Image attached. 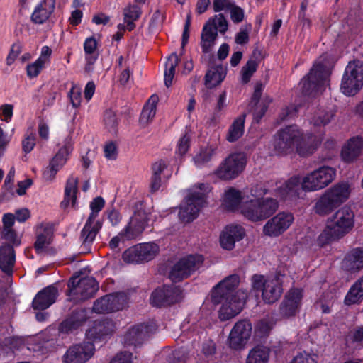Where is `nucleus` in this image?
<instances>
[{
  "label": "nucleus",
  "instance_id": "nucleus-1",
  "mask_svg": "<svg viewBox=\"0 0 363 363\" xmlns=\"http://www.w3.org/2000/svg\"><path fill=\"white\" fill-rule=\"evenodd\" d=\"M239 275H229L217 284L212 290L211 300L214 304H222L218 313L222 321L228 320L243 309L247 298V291L243 289L235 291L240 284Z\"/></svg>",
  "mask_w": 363,
  "mask_h": 363
},
{
  "label": "nucleus",
  "instance_id": "nucleus-2",
  "mask_svg": "<svg viewBox=\"0 0 363 363\" xmlns=\"http://www.w3.org/2000/svg\"><path fill=\"white\" fill-rule=\"evenodd\" d=\"M251 192L256 198L243 202L240 206V212L246 219L252 222L263 221L277 211L279 203L276 199L263 197L268 189L257 185Z\"/></svg>",
  "mask_w": 363,
  "mask_h": 363
},
{
  "label": "nucleus",
  "instance_id": "nucleus-3",
  "mask_svg": "<svg viewBox=\"0 0 363 363\" xmlns=\"http://www.w3.org/2000/svg\"><path fill=\"white\" fill-rule=\"evenodd\" d=\"M354 213L345 205L339 208L328 220L326 228L318 238V244L324 247L348 234L354 226Z\"/></svg>",
  "mask_w": 363,
  "mask_h": 363
},
{
  "label": "nucleus",
  "instance_id": "nucleus-4",
  "mask_svg": "<svg viewBox=\"0 0 363 363\" xmlns=\"http://www.w3.org/2000/svg\"><path fill=\"white\" fill-rule=\"evenodd\" d=\"M350 188L347 183L340 182L330 187L318 198L314 212L320 216L330 215L350 197Z\"/></svg>",
  "mask_w": 363,
  "mask_h": 363
},
{
  "label": "nucleus",
  "instance_id": "nucleus-5",
  "mask_svg": "<svg viewBox=\"0 0 363 363\" xmlns=\"http://www.w3.org/2000/svg\"><path fill=\"white\" fill-rule=\"evenodd\" d=\"M302 139L303 133L297 125H286L274 135V150L278 155H287L296 148L299 155H303L300 146Z\"/></svg>",
  "mask_w": 363,
  "mask_h": 363
},
{
  "label": "nucleus",
  "instance_id": "nucleus-6",
  "mask_svg": "<svg viewBox=\"0 0 363 363\" xmlns=\"http://www.w3.org/2000/svg\"><path fill=\"white\" fill-rule=\"evenodd\" d=\"M197 187L200 191H190L180 206L179 218L182 222L191 223L196 219L206 202V194L201 191L204 184H199Z\"/></svg>",
  "mask_w": 363,
  "mask_h": 363
},
{
  "label": "nucleus",
  "instance_id": "nucleus-7",
  "mask_svg": "<svg viewBox=\"0 0 363 363\" xmlns=\"http://www.w3.org/2000/svg\"><path fill=\"white\" fill-rule=\"evenodd\" d=\"M67 285V295L74 302L86 301L92 298L99 290V283L93 277L79 278V276H73Z\"/></svg>",
  "mask_w": 363,
  "mask_h": 363
},
{
  "label": "nucleus",
  "instance_id": "nucleus-8",
  "mask_svg": "<svg viewBox=\"0 0 363 363\" xmlns=\"http://www.w3.org/2000/svg\"><path fill=\"white\" fill-rule=\"evenodd\" d=\"M363 86V63L350 62L345 69L340 84L342 92L348 96L356 95Z\"/></svg>",
  "mask_w": 363,
  "mask_h": 363
},
{
  "label": "nucleus",
  "instance_id": "nucleus-9",
  "mask_svg": "<svg viewBox=\"0 0 363 363\" xmlns=\"http://www.w3.org/2000/svg\"><path fill=\"white\" fill-rule=\"evenodd\" d=\"M328 76V70L325 64L323 62L314 64L300 83L302 94L307 96H315L324 86Z\"/></svg>",
  "mask_w": 363,
  "mask_h": 363
},
{
  "label": "nucleus",
  "instance_id": "nucleus-10",
  "mask_svg": "<svg viewBox=\"0 0 363 363\" xmlns=\"http://www.w3.org/2000/svg\"><path fill=\"white\" fill-rule=\"evenodd\" d=\"M203 261V256L199 254L182 257L172 267L169 277L174 283L180 282L198 270Z\"/></svg>",
  "mask_w": 363,
  "mask_h": 363
},
{
  "label": "nucleus",
  "instance_id": "nucleus-11",
  "mask_svg": "<svg viewBox=\"0 0 363 363\" xmlns=\"http://www.w3.org/2000/svg\"><path fill=\"white\" fill-rule=\"evenodd\" d=\"M159 251V246L155 242L139 243L126 249L122 259L125 263L141 264L153 259Z\"/></svg>",
  "mask_w": 363,
  "mask_h": 363
},
{
  "label": "nucleus",
  "instance_id": "nucleus-12",
  "mask_svg": "<svg viewBox=\"0 0 363 363\" xmlns=\"http://www.w3.org/2000/svg\"><path fill=\"white\" fill-rule=\"evenodd\" d=\"M336 176L335 169L323 166L303 178V188L305 191H314L328 186Z\"/></svg>",
  "mask_w": 363,
  "mask_h": 363
},
{
  "label": "nucleus",
  "instance_id": "nucleus-13",
  "mask_svg": "<svg viewBox=\"0 0 363 363\" xmlns=\"http://www.w3.org/2000/svg\"><path fill=\"white\" fill-rule=\"evenodd\" d=\"M182 298V290L179 286L164 284L152 292L150 302L152 306L162 308L179 303Z\"/></svg>",
  "mask_w": 363,
  "mask_h": 363
},
{
  "label": "nucleus",
  "instance_id": "nucleus-14",
  "mask_svg": "<svg viewBox=\"0 0 363 363\" xmlns=\"http://www.w3.org/2000/svg\"><path fill=\"white\" fill-rule=\"evenodd\" d=\"M246 164L247 157L244 153H232L220 164L216 174L225 180L235 179L244 170Z\"/></svg>",
  "mask_w": 363,
  "mask_h": 363
},
{
  "label": "nucleus",
  "instance_id": "nucleus-15",
  "mask_svg": "<svg viewBox=\"0 0 363 363\" xmlns=\"http://www.w3.org/2000/svg\"><path fill=\"white\" fill-rule=\"evenodd\" d=\"M128 297L119 291L105 295L94 302L93 311L96 313H109L123 310L128 304Z\"/></svg>",
  "mask_w": 363,
  "mask_h": 363
},
{
  "label": "nucleus",
  "instance_id": "nucleus-16",
  "mask_svg": "<svg viewBox=\"0 0 363 363\" xmlns=\"http://www.w3.org/2000/svg\"><path fill=\"white\" fill-rule=\"evenodd\" d=\"M294 220V215L289 212H279L263 226V233L271 238H277L286 232Z\"/></svg>",
  "mask_w": 363,
  "mask_h": 363
},
{
  "label": "nucleus",
  "instance_id": "nucleus-17",
  "mask_svg": "<svg viewBox=\"0 0 363 363\" xmlns=\"http://www.w3.org/2000/svg\"><path fill=\"white\" fill-rule=\"evenodd\" d=\"M252 323L248 319L238 321L233 327L229 337L228 344L231 349H242L247 343L252 334Z\"/></svg>",
  "mask_w": 363,
  "mask_h": 363
},
{
  "label": "nucleus",
  "instance_id": "nucleus-18",
  "mask_svg": "<svg viewBox=\"0 0 363 363\" xmlns=\"http://www.w3.org/2000/svg\"><path fill=\"white\" fill-rule=\"evenodd\" d=\"M156 330L157 325L153 322L137 324L130 328L125 334V345L135 347L140 345Z\"/></svg>",
  "mask_w": 363,
  "mask_h": 363
},
{
  "label": "nucleus",
  "instance_id": "nucleus-19",
  "mask_svg": "<svg viewBox=\"0 0 363 363\" xmlns=\"http://www.w3.org/2000/svg\"><path fill=\"white\" fill-rule=\"evenodd\" d=\"M95 352L93 342L84 341L70 346L63 355V363H85L90 359Z\"/></svg>",
  "mask_w": 363,
  "mask_h": 363
},
{
  "label": "nucleus",
  "instance_id": "nucleus-20",
  "mask_svg": "<svg viewBox=\"0 0 363 363\" xmlns=\"http://www.w3.org/2000/svg\"><path fill=\"white\" fill-rule=\"evenodd\" d=\"M302 299V289L298 288L290 289L279 305L280 315L285 318L295 316L301 306Z\"/></svg>",
  "mask_w": 363,
  "mask_h": 363
},
{
  "label": "nucleus",
  "instance_id": "nucleus-21",
  "mask_svg": "<svg viewBox=\"0 0 363 363\" xmlns=\"http://www.w3.org/2000/svg\"><path fill=\"white\" fill-rule=\"evenodd\" d=\"M245 236V228L238 224L227 225L221 231L219 237L221 247L232 250L236 242L242 240Z\"/></svg>",
  "mask_w": 363,
  "mask_h": 363
},
{
  "label": "nucleus",
  "instance_id": "nucleus-22",
  "mask_svg": "<svg viewBox=\"0 0 363 363\" xmlns=\"http://www.w3.org/2000/svg\"><path fill=\"white\" fill-rule=\"evenodd\" d=\"M303 191V180L299 176L294 175L277 189V195L284 201H294L300 198Z\"/></svg>",
  "mask_w": 363,
  "mask_h": 363
},
{
  "label": "nucleus",
  "instance_id": "nucleus-23",
  "mask_svg": "<svg viewBox=\"0 0 363 363\" xmlns=\"http://www.w3.org/2000/svg\"><path fill=\"white\" fill-rule=\"evenodd\" d=\"M113 330L114 324L111 320L108 318L96 320L92 326L87 330L86 337L87 341L94 345V342H100L111 335Z\"/></svg>",
  "mask_w": 363,
  "mask_h": 363
},
{
  "label": "nucleus",
  "instance_id": "nucleus-24",
  "mask_svg": "<svg viewBox=\"0 0 363 363\" xmlns=\"http://www.w3.org/2000/svg\"><path fill=\"white\" fill-rule=\"evenodd\" d=\"M57 296V288L54 285H49L36 294L32 301V307L34 310H45L56 301Z\"/></svg>",
  "mask_w": 363,
  "mask_h": 363
},
{
  "label": "nucleus",
  "instance_id": "nucleus-25",
  "mask_svg": "<svg viewBox=\"0 0 363 363\" xmlns=\"http://www.w3.org/2000/svg\"><path fill=\"white\" fill-rule=\"evenodd\" d=\"M88 319L85 308H76L59 325V330L62 333H69L78 329Z\"/></svg>",
  "mask_w": 363,
  "mask_h": 363
},
{
  "label": "nucleus",
  "instance_id": "nucleus-26",
  "mask_svg": "<svg viewBox=\"0 0 363 363\" xmlns=\"http://www.w3.org/2000/svg\"><path fill=\"white\" fill-rule=\"evenodd\" d=\"M342 269L350 273L359 272L363 269V247L352 248L342 262Z\"/></svg>",
  "mask_w": 363,
  "mask_h": 363
},
{
  "label": "nucleus",
  "instance_id": "nucleus-27",
  "mask_svg": "<svg viewBox=\"0 0 363 363\" xmlns=\"http://www.w3.org/2000/svg\"><path fill=\"white\" fill-rule=\"evenodd\" d=\"M55 3V0H41L34 8L30 16L31 21L38 25L45 23L53 13Z\"/></svg>",
  "mask_w": 363,
  "mask_h": 363
},
{
  "label": "nucleus",
  "instance_id": "nucleus-28",
  "mask_svg": "<svg viewBox=\"0 0 363 363\" xmlns=\"http://www.w3.org/2000/svg\"><path fill=\"white\" fill-rule=\"evenodd\" d=\"M363 149V138L356 136L350 138L346 146L341 151V157L344 162H351L355 160Z\"/></svg>",
  "mask_w": 363,
  "mask_h": 363
},
{
  "label": "nucleus",
  "instance_id": "nucleus-29",
  "mask_svg": "<svg viewBox=\"0 0 363 363\" xmlns=\"http://www.w3.org/2000/svg\"><path fill=\"white\" fill-rule=\"evenodd\" d=\"M218 36V30L214 19H210L203 26L201 33V47L203 53L211 51L212 44Z\"/></svg>",
  "mask_w": 363,
  "mask_h": 363
},
{
  "label": "nucleus",
  "instance_id": "nucleus-30",
  "mask_svg": "<svg viewBox=\"0 0 363 363\" xmlns=\"http://www.w3.org/2000/svg\"><path fill=\"white\" fill-rule=\"evenodd\" d=\"M15 250L10 244L2 245L0 247V269L7 274H11L15 264Z\"/></svg>",
  "mask_w": 363,
  "mask_h": 363
},
{
  "label": "nucleus",
  "instance_id": "nucleus-31",
  "mask_svg": "<svg viewBox=\"0 0 363 363\" xmlns=\"http://www.w3.org/2000/svg\"><path fill=\"white\" fill-rule=\"evenodd\" d=\"M283 292L282 284L277 279L267 280L265 288L262 291V298L267 303H275Z\"/></svg>",
  "mask_w": 363,
  "mask_h": 363
},
{
  "label": "nucleus",
  "instance_id": "nucleus-32",
  "mask_svg": "<svg viewBox=\"0 0 363 363\" xmlns=\"http://www.w3.org/2000/svg\"><path fill=\"white\" fill-rule=\"evenodd\" d=\"M78 179L72 177H69L65 185V194L63 201L60 203V207L62 209H66L69 204L72 208L77 206V194L78 191Z\"/></svg>",
  "mask_w": 363,
  "mask_h": 363
},
{
  "label": "nucleus",
  "instance_id": "nucleus-33",
  "mask_svg": "<svg viewBox=\"0 0 363 363\" xmlns=\"http://www.w3.org/2000/svg\"><path fill=\"white\" fill-rule=\"evenodd\" d=\"M98 43L94 36L86 38L84 42V50L85 53V69L90 70L91 66L94 65L99 57L96 52Z\"/></svg>",
  "mask_w": 363,
  "mask_h": 363
},
{
  "label": "nucleus",
  "instance_id": "nucleus-34",
  "mask_svg": "<svg viewBox=\"0 0 363 363\" xmlns=\"http://www.w3.org/2000/svg\"><path fill=\"white\" fill-rule=\"evenodd\" d=\"M226 70L222 65H216L209 69L205 75V85L212 89L219 85L225 78Z\"/></svg>",
  "mask_w": 363,
  "mask_h": 363
},
{
  "label": "nucleus",
  "instance_id": "nucleus-35",
  "mask_svg": "<svg viewBox=\"0 0 363 363\" xmlns=\"http://www.w3.org/2000/svg\"><path fill=\"white\" fill-rule=\"evenodd\" d=\"M363 299V275L359 277L350 288L344 303L347 306L359 303Z\"/></svg>",
  "mask_w": 363,
  "mask_h": 363
},
{
  "label": "nucleus",
  "instance_id": "nucleus-36",
  "mask_svg": "<svg viewBox=\"0 0 363 363\" xmlns=\"http://www.w3.org/2000/svg\"><path fill=\"white\" fill-rule=\"evenodd\" d=\"M246 114L242 113L237 117L230 125L226 140L230 143L238 140L244 134Z\"/></svg>",
  "mask_w": 363,
  "mask_h": 363
},
{
  "label": "nucleus",
  "instance_id": "nucleus-37",
  "mask_svg": "<svg viewBox=\"0 0 363 363\" xmlns=\"http://www.w3.org/2000/svg\"><path fill=\"white\" fill-rule=\"evenodd\" d=\"M270 352L268 347L257 345L250 350L246 363H268Z\"/></svg>",
  "mask_w": 363,
  "mask_h": 363
},
{
  "label": "nucleus",
  "instance_id": "nucleus-38",
  "mask_svg": "<svg viewBox=\"0 0 363 363\" xmlns=\"http://www.w3.org/2000/svg\"><path fill=\"white\" fill-rule=\"evenodd\" d=\"M242 196L241 192L233 188L230 187L225 192L223 199V204L228 210L234 211L241 206V201Z\"/></svg>",
  "mask_w": 363,
  "mask_h": 363
},
{
  "label": "nucleus",
  "instance_id": "nucleus-39",
  "mask_svg": "<svg viewBox=\"0 0 363 363\" xmlns=\"http://www.w3.org/2000/svg\"><path fill=\"white\" fill-rule=\"evenodd\" d=\"M180 59L177 53H172L165 62V69L164 74V84L167 87H170L172 84V80L175 74V69L178 65Z\"/></svg>",
  "mask_w": 363,
  "mask_h": 363
},
{
  "label": "nucleus",
  "instance_id": "nucleus-40",
  "mask_svg": "<svg viewBox=\"0 0 363 363\" xmlns=\"http://www.w3.org/2000/svg\"><path fill=\"white\" fill-rule=\"evenodd\" d=\"M101 228L102 223L100 220H97L92 225H90L87 230L84 231V230H82L80 235L82 246L86 249H89Z\"/></svg>",
  "mask_w": 363,
  "mask_h": 363
},
{
  "label": "nucleus",
  "instance_id": "nucleus-41",
  "mask_svg": "<svg viewBox=\"0 0 363 363\" xmlns=\"http://www.w3.org/2000/svg\"><path fill=\"white\" fill-rule=\"evenodd\" d=\"M257 54L258 55H261L260 51L254 50L252 52V57L246 62V64L242 67L241 69L242 74V82L244 84L248 83L253 74L257 71V67L259 66V61L256 59H253L252 57H257Z\"/></svg>",
  "mask_w": 363,
  "mask_h": 363
},
{
  "label": "nucleus",
  "instance_id": "nucleus-42",
  "mask_svg": "<svg viewBox=\"0 0 363 363\" xmlns=\"http://www.w3.org/2000/svg\"><path fill=\"white\" fill-rule=\"evenodd\" d=\"M216 151V147L212 145L201 147L199 152L193 157L195 165L199 168L206 166L211 162Z\"/></svg>",
  "mask_w": 363,
  "mask_h": 363
},
{
  "label": "nucleus",
  "instance_id": "nucleus-43",
  "mask_svg": "<svg viewBox=\"0 0 363 363\" xmlns=\"http://www.w3.org/2000/svg\"><path fill=\"white\" fill-rule=\"evenodd\" d=\"M157 102L158 96L157 95L153 94L150 97L140 113V123H147L155 117Z\"/></svg>",
  "mask_w": 363,
  "mask_h": 363
},
{
  "label": "nucleus",
  "instance_id": "nucleus-44",
  "mask_svg": "<svg viewBox=\"0 0 363 363\" xmlns=\"http://www.w3.org/2000/svg\"><path fill=\"white\" fill-rule=\"evenodd\" d=\"M52 235L53 232L51 228L48 226L45 227L43 232L37 235L34 243V248L37 254L41 253L44 248L51 243Z\"/></svg>",
  "mask_w": 363,
  "mask_h": 363
},
{
  "label": "nucleus",
  "instance_id": "nucleus-45",
  "mask_svg": "<svg viewBox=\"0 0 363 363\" xmlns=\"http://www.w3.org/2000/svg\"><path fill=\"white\" fill-rule=\"evenodd\" d=\"M135 234L128 223L117 235L113 237L109 241L108 246L114 250L119 246L121 242H124L126 240H130L135 238Z\"/></svg>",
  "mask_w": 363,
  "mask_h": 363
},
{
  "label": "nucleus",
  "instance_id": "nucleus-46",
  "mask_svg": "<svg viewBox=\"0 0 363 363\" xmlns=\"http://www.w3.org/2000/svg\"><path fill=\"white\" fill-rule=\"evenodd\" d=\"M72 150L70 145H65L62 146L50 161V164L55 165L60 170L66 163Z\"/></svg>",
  "mask_w": 363,
  "mask_h": 363
},
{
  "label": "nucleus",
  "instance_id": "nucleus-47",
  "mask_svg": "<svg viewBox=\"0 0 363 363\" xmlns=\"http://www.w3.org/2000/svg\"><path fill=\"white\" fill-rule=\"evenodd\" d=\"M335 116V111L323 110L318 112L312 118V123L315 126H325L330 123Z\"/></svg>",
  "mask_w": 363,
  "mask_h": 363
},
{
  "label": "nucleus",
  "instance_id": "nucleus-48",
  "mask_svg": "<svg viewBox=\"0 0 363 363\" xmlns=\"http://www.w3.org/2000/svg\"><path fill=\"white\" fill-rule=\"evenodd\" d=\"M272 99L267 96L265 97L261 104L255 108L253 112V120L255 123H259L262 118L264 116L268 110L269 105L272 103Z\"/></svg>",
  "mask_w": 363,
  "mask_h": 363
},
{
  "label": "nucleus",
  "instance_id": "nucleus-49",
  "mask_svg": "<svg viewBox=\"0 0 363 363\" xmlns=\"http://www.w3.org/2000/svg\"><path fill=\"white\" fill-rule=\"evenodd\" d=\"M141 15V9L136 4H129L123 9L124 20L137 21Z\"/></svg>",
  "mask_w": 363,
  "mask_h": 363
},
{
  "label": "nucleus",
  "instance_id": "nucleus-50",
  "mask_svg": "<svg viewBox=\"0 0 363 363\" xmlns=\"http://www.w3.org/2000/svg\"><path fill=\"white\" fill-rule=\"evenodd\" d=\"M104 121L109 132H116L118 126V120L116 113L111 110H106L104 115Z\"/></svg>",
  "mask_w": 363,
  "mask_h": 363
},
{
  "label": "nucleus",
  "instance_id": "nucleus-51",
  "mask_svg": "<svg viewBox=\"0 0 363 363\" xmlns=\"http://www.w3.org/2000/svg\"><path fill=\"white\" fill-rule=\"evenodd\" d=\"M41 60H36L34 62L28 64L26 66V74L29 79L37 77L44 67Z\"/></svg>",
  "mask_w": 363,
  "mask_h": 363
},
{
  "label": "nucleus",
  "instance_id": "nucleus-52",
  "mask_svg": "<svg viewBox=\"0 0 363 363\" xmlns=\"http://www.w3.org/2000/svg\"><path fill=\"white\" fill-rule=\"evenodd\" d=\"M228 9L230 10V18L233 23H238L243 21L245 12L241 7L232 4L228 5Z\"/></svg>",
  "mask_w": 363,
  "mask_h": 363
},
{
  "label": "nucleus",
  "instance_id": "nucleus-53",
  "mask_svg": "<svg viewBox=\"0 0 363 363\" xmlns=\"http://www.w3.org/2000/svg\"><path fill=\"white\" fill-rule=\"evenodd\" d=\"M186 359V355L183 350H174L170 352L166 357V361L168 363H184Z\"/></svg>",
  "mask_w": 363,
  "mask_h": 363
},
{
  "label": "nucleus",
  "instance_id": "nucleus-54",
  "mask_svg": "<svg viewBox=\"0 0 363 363\" xmlns=\"http://www.w3.org/2000/svg\"><path fill=\"white\" fill-rule=\"evenodd\" d=\"M191 23V13H189L186 15L185 24L184 27V30L182 33V45H181V54L182 55L184 52L185 51V46L189 42V28Z\"/></svg>",
  "mask_w": 363,
  "mask_h": 363
},
{
  "label": "nucleus",
  "instance_id": "nucleus-55",
  "mask_svg": "<svg viewBox=\"0 0 363 363\" xmlns=\"http://www.w3.org/2000/svg\"><path fill=\"white\" fill-rule=\"evenodd\" d=\"M189 147L190 137L184 134L179 138L177 143L176 153L180 156H183L189 151Z\"/></svg>",
  "mask_w": 363,
  "mask_h": 363
},
{
  "label": "nucleus",
  "instance_id": "nucleus-56",
  "mask_svg": "<svg viewBox=\"0 0 363 363\" xmlns=\"http://www.w3.org/2000/svg\"><path fill=\"white\" fill-rule=\"evenodd\" d=\"M3 238L8 241L11 245L18 247L21 245V240L17 238V234L16 231L12 229H4Z\"/></svg>",
  "mask_w": 363,
  "mask_h": 363
},
{
  "label": "nucleus",
  "instance_id": "nucleus-57",
  "mask_svg": "<svg viewBox=\"0 0 363 363\" xmlns=\"http://www.w3.org/2000/svg\"><path fill=\"white\" fill-rule=\"evenodd\" d=\"M291 363H317L315 356L306 352H300L292 360Z\"/></svg>",
  "mask_w": 363,
  "mask_h": 363
},
{
  "label": "nucleus",
  "instance_id": "nucleus-58",
  "mask_svg": "<svg viewBox=\"0 0 363 363\" xmlns=\"http://www.w3.org/2000/svg\"><path fill=\"white\" fill-rule=\"evenodd\" d=\"M36 137L35 134L31 133L27 135L22 141V148L26 153L30 152L35 145Z\"/></svg>",
  "mask_w": 363,
  "mask_h": 363
},
{
  "label": "nucleus",
  "instance_id": "nucleus-59",
  "mask_svg": "<svg viewBox=\"0 0 363 363\" xmlns=\"http://www.w3.org/2000/svg\"><path fill=\"white\" fill-rule=\"evenodd\" d=\"M215 24L217 28V30L221 34H225L228 30V21L223 13H219L215 16Z\"/></svg>",
  "mask_w": 363,
  "mask_h": 363
},
{
  "label": "nucleus",
  "instance_id": "nucleus-60",
  "mask_svg": "<svg viewBox=\"0 0 363 363\" xmlns=\"http://www.w3.org/2000/svg\"><path fill=\"white\" fill-rule=\"evenodd\" d=\"M266 281L263 275L254 274L252 277V287L256 291H263L265 288Z\"/></svg>",
  "mask_w": 363,
  "mask_h": 363
},
{
  "label": "nucleus",
  "instance_id": "nucleus-61",
  "mask_svg": "<svg viewBox=\"0 0 363 363\" xmlns=\"http://www.w3.org/2000/svg\"><path fill=\"white\" fill-rule=\"evenodd\" d=\"M169 164L165 160H160L152 164V174L161 177V174L166 169Z\"/></svg>",
  "mask_w": 363,
  "mask_h": 363
},
{
  "label": "nucleus",
  "instance_id": "nucleus-62",
  "mask_svg": "<svg viewBox=\"0 0 363 363\" xmlns=\"http://www.w3.org/2000/svg\"><path fill=\"white\" fill-rule=\"evenodd\" d=\"M132 353L130 352H121L118 353L110 363H132Z\"/></svg>",
  "mask_w": 363,
  "mask_h": 363
},
{
  "label": "nucleus",
  "instance_id": "nucleus-63",
  "mask_svg": "<svg viewBox=\"0 0 363 363\" xmlns=\"http://www.w3.org/2000/svg\"><path fill=\"white\" fill-rule=\"evenodd\" d=\"M117 147L114 143L110 142L104 146V156L108 160H116L117 158Z\"/></svg>",
  "mask_w": 363,
  "mask_h": 363
},
{
  "label": "nucleus",
  "instance_id": "nucleus-64",
  "mask_svg": "<svg viewBox=\"0 0 363 363\" xmlns=\"http://www.w3.org/2000/svg\"><path fill=\"white\" fill-rule=\"evenodd\" d=\"M351 340L354 343L363 345V325L357 326L351 332Z\"/></svg>",
  "mask_w": 363,
  "mask_h": 363
}]
</instances>
